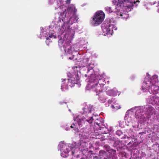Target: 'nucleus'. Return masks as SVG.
Here are the masks:
<instances>
[{"label":"nucleus","instance_id":"nucleus-1","mask_svg":"<svg viewBox=\"0 0 159 159\" xmlns=\"http://www.w3.org/2000/svg\"><path fill=\"white\" fill-rule=\"evenodd\" d=\"M63 2V0H58L55 8L59 10H65V11L56 15L49 26L51 29L47 30L46 27L42 29L41 35L45 37L48 45L51 39H56L57 36L60 38L61 36L58 45L64 55L69 56L79 50L77 44L70 45L75 33L74 30L70 28V26L77 23L79 18L75 6L72 4L66 9ZM66 2L67 4H69L70 0H66Z\"/></svg>","mask_w":159,"mask_h":159},{"label":"nucleus","instance_id":"nucleus-2","mask_svg":"<svg viewBox=\"0 0 159 159\" xmlns=\"http://www.w3.org/2000/svg\"><path fill=\"white\" fill-rule=\"evenodd\" d=\"M89 55V54L87 53L83 56L82 59L80 58L81 56L78 54V52H75V54L74 53L71 55L66 56L70 60L80 61L82 63L81 65L83 66L80 65L79 67L75 66L73 68L74 69L75 73L69 77L67 79H65L62 80L61 89L62 91H65L70 87L71 88L75 84L79 83L80 77L78 70H80V74L86 72L87 74H85L84 75L86 77L88 76L89 77L86 89L96 92V94L99 95L98 99L99 101L104 103L107 99L104 95L105 94L104 85L106 83V80L104 75H99L97 72H93L94 64L90 61Z\"/></svg>","mask_w":159,"mask_h":159},{"label":"nucleus","instance_id":"nucleus-3","mask_svg":"<svg viewBox=\"0 0 159 159\" xmlns=\"http://www.w3.org/2000/svg\"><path fill=\"white\" fill-rule=\"evenodd\" d=\"M81 140L72 144L66 143L64 141L61 142L58 146V150L61 152V155L63 157H66L71 150L72 155L78 158L80 157L81 151L84 150L88 146V141L89 136L87 133L79 134Z\"/></svg>","mask_w":159,"mask_h":159},{"label":"nucleus","instance_id":"nucleus-4","mask_svg":"<svg viewBox=\"0 0 159 159\" xmlns=\"http://www.w3.org/2000/svg\"><path fill=\"white\" fill-rule=\"evenodd\" d=\"M81 140L72 144L66 143L64 141L61 142L58 146V150L61 152V155L63 157H66L71 150L72 155L78 158L80 157L81 151L84 150L88 146V141L89 136L87 133L79 134Z\"/></svg>","mask_w":159,"mask_h":159},{"label":"nucleus","instance_id":"nucleus-5","mask_svg":"<svg viewBox=\"0 0 159 159\" xmlns=\"http://www.w3.org/2000/svg\"><path fill=\"white\" fill-rule=\"evenodd\" d=\"M124 0H113L112 4L114 6V9L111 7H107L105 9L108 13L113 12L115 14L116 18H121L126 20L129 17L128 12L133 9L130 3L127 1H124Z\"/></svg>","mask_w":159,"mask_h":159},{"label":"nucleus","instance_id":"nucleus-6","mask_svg":"<svg viewBox=\"0 0 159 159\" xmlns=\"http://www.w3.org/2000/svg\"><path fill=\"white\" fill-rule=\"evenodd\" d=\"M93 107L90 105L84 104L82 109V110L79 115H74V120L75 122V124L70 126L72 128H74V126L76 127L78 125L80 128L83 126H86L92 123L93 120V115L91 113ZM78 128L77 127V126Z\"/></svg>","mask_w":159,"mask_h":159},{"label":"nucleus","instance_id":"nucleus-7","mask_svg":"<svg viewBox=\"0 0 159 159\" xmlns=\"http://www.w3.org/2000/svg\"><path fill=\"white\" fill-rule=\"evenodd\" d=\"M144 79L141 89L143 92H149L152 94H156L159 92V80L157 75H155L151 77L148 73Z\"/></svg>","mask_w":159,"mask_h":159},{"label":"nucleus","instance_id":"nucleus-8","mask_svg":"<svg viewBox=\"0 0 159 159\" xmlns=\"http://www.w3.org/2000/svg\"><path fill=\"white\" fill-rule=\"evenodd\" d=\"M135 118L138 122L143 123L154 113L155 110L151 105H147L144 106L137 107Z\"/></svg>","mask_w":159,"mask_h":159},{"label":"nucleus","instance_id":"nucleus-9","mask_svg":"<svg viewBox=\"0 0 159 159\" xmlns=\"http://www.w3.org/2000/svg\"><path fill=\"white\" fill-rule=\"evenodd\" d=\"M102 29L104 36H107L108 37L111 36L114 30H116L117 27L116 26V23L113 20H111L107 24L104 23L102 26Z\"/></svg>","mask_w":159,"mask_h":159},{"label":"nucleus","instance_id":"nucleus-10","mask_svg":"<svg viewBox=\"0 0 159 159\" xmlns=\"http://www.w3.org/2000/svg\"><path fill=\"white\" fill-rule=\"evenodd\" d=\"M137 109L136 107L131 108V109L128 110L126 112L125 116L124 119L126 123V125L129 126V124L127 123L132 124V126L133 129H132L133 131L134 130H138V128H135V120H134V114H135Z\"/></svg>","mask_w":159,"mask_h":159},{"label":"nucleus","instance_id":"nucleus-11","mask_svg":"<svg viewBox=\"0 0 159 159\" xmlns=\"http://www.w3.org/2000/svg\"><path fill=\"white\" fill-rule=\"evenodd\" d=\"M105 14L102 11L97 12L93 16L91 24L93 26H97L101 24L103 21Z\"/></svg>","mask_w":159,"mask_h":159},{"label":"nucleus","instance_id":"nucleus-12","mask_svg":"<svg viewBox=\"0 0 159 159\" xmlns=\"http://www.w3.org/2000/svg\"><path fill=\"white\" fill-rule=\"evenodd\" d=\"M147 101L149 103L159 106V97L157 96H150Z\"/></svg>","mask_w":159,"mask_h":159},{"label":"nucleus","instance_id":"nucleus-13","mask_svg":"<svg viewBox=\"0 0 159 159\" xmlns=\"http://www.w3.org/2000/svg\"><path fill=\"white\" fill-rule=\"evenodd\" d=\"M93 118L94 119L93 120H95L94 124L95 126L97 127V128H100L101 126L104 123L103 119L99 117L98 115L96 116L93 115Z\"/></svg>","mask_w":159,"mask_h":159},{"label":"nucleus","instance_id":"nucleus-14","mask_svg":"<svg viewBox=\"0 0 159 159\" xmlns=\"http://www.w3.org/2000/svg\"><path fill=\"white\" fill-rule=\"evenodd\" d=\"M106 93L108 95L110 96H116L117 95H119L120 94V93L116 88L106 91Z\"/></svg>","mask_w":159,"mask_h":159},{"label":"nucleus","instance_id":"nucleus-15","mask_svg":"<svg viewBox=\"0 0 159 159\" xmlns=\"http://www.w3.org/2000/svg\"><path fill=\"white\" fill-rule=\"evenodd\" d=\"M99 133L101 134H106L108 133L109 132V129H107L105 127H103L100 128H99Z\"/></svg>","mask_w":159,"mask_h":159},{"label":"nucleus","instance_id":"nucleus-16","mask_svg":"<svg viewBox=\"0 0 159 159\" xmlns=\"http://www.w3.org/2000/svg\"><path fill=\"white\" fill-rule=\"evenodd\" d=\"M128 1L129 2L130 4L131 5V6L133 7L135 6V7L137 6L138 5V3H139V0H124V1L127 2Z\"/></svg>","mask_w":159,"mask_h":159},{"label":"nucleus","instance_id":"nucleus-17","mask_svg":"<svg viewBox=\"0 0 159 159\" xmlns=\"http://www.w3.org/2000/svg\"><path fill=\"white\" fill-rule=\"evenodd\" d=\"M111 107L114 109V110H116L120 108V105L116 102L115 103L111 104Z\"/></svg>","mask_w":159,"mask_h":159},{"label":"nucleus","instance_id":"nucleus-18","mask_svg":"<svg viewBox=\"0 0 159 159\" xmlns=\"http://www.w3.org/2000/svg\"><path fill=\"white\" fill-rule=\"evenodd\" d=\"M116 101L113 99V98H112L110 99H109L108 101V103L110 104H114L116 103Z\"/></svg>","mask_w":159,"mask_h":159},{"label":"nucleus","instance_id":"nucleus-19","mask_svg":"<svg viewBox=\"0 0 159 159\" xmlns=\"http://www.w3.org/2000/svg\"><path fill=\"white\" fill-rule=\"evenodd\" d=\"M116 134L119 136H120L122 134V132L120 130H118L116 131Z\"/></svg>","mask_w":159,"mask_h":159},{"label":"nucleus","instance_id":"nucleus-20","mask_svg":"<svg viewBox=\"0 0 159 159\" xmlns=\"http://www.w3.org/2000/svg\"><path fill=\"white\" fill-rule=\"evenodd\" d=\"M54 0H48V2L49 4H51L54 2Z\"/></svg>","mask_w":159,"mask_h":159},{"label":"nucleus","instance_id":"nucleus-21","mask_svg":"<svg viewBox=\"0 0 159 159\" xmlns=\"http://www.w3.org/2000/svg\"><path fill=\"white\" fill-rule=\"evenodd\" d=\"M70 75H71V74H70V73L69 74H68V76H69Z\"/></svg>","mask_w":159,"mask_h":159},{"label":"nucleus","instance_id":"nucleus-22","mask_svg":"<svg viewBox=\"0 0 159 159\" xmlns=\"http://www.w3.org/2000/svg\"><path fill=\"white\" fill-rule=\"evenodd\" d=\"M111 129V127H110V131H112V129Z\"/></svg>","mask_w":159,"mask_h":159},{"label":"nucleus","instance_id":"nucleus-23","mask_svg":"<svg viewBox=\"0 0 159 159\" xmlns=\"http://www.w3.org/2000/svg\"><path fill=\"white\" fill-rule=\"evenodd\" d=\"M107 84H109V81H107Z\"/></svg>","mask_w":159,"mask_h":159},{"label":"nucleus","instance_id":"nucleus-24","mask_svg":"<svg viewBox=\"0 0 159 159\" xmlns=\"http://www.w3.org/2000/svg\"><path fill=\"white\" fill-rule=\"evenodd\" d=\"M66 130H67L68 129H67V128H66Z\"/></svg>","mask_w":159,"mask_h":159}]
</instances>
